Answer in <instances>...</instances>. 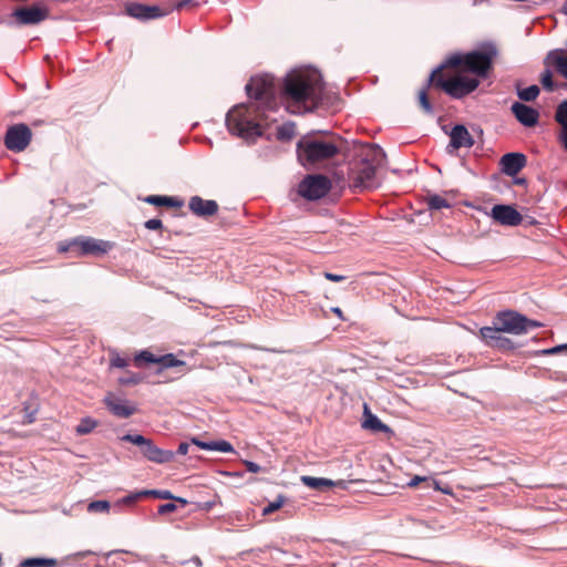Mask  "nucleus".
Wrapping results in <instances>:
<instances>
[{"instance_id": "45", "label": "nucleus", "mask_w": 567, "mask_h": 567, "mask_svg": "<svg viewBox=\"0 0 567 567\" xmlns=\"http://www.w3.org/2000/svg\"><path fill=\"white\" fill-rule=\"evenodd\" d=\"M245 466H246L247 471L250 473H258L261 470V467L257 463H254L250 461H246Z\"/></svg>"}, {"instance_id": "7", "label": "nucleus", "mask_w": 567, "mask_h": 567, "mask_svg": "<svg viewBox=\"0 0 567 567\" xmlns=\"http://www.w3.org/2000/svg\"><path fill=\"white\" fill-rule=\"evenodd\" d=\"M493 324L501 331L512 334H523L529 329L539 328L543 324L536 320L528 319L527 317L514 310L499 311L493 318Z\"/></svg>"}, {"instance_id": "16", "label": "nucleus", "mask_w": 567, "mask_h": 567, "mask_svg": "<svg viewBox=\"0 0 567 567\" xmlns=\"http://www.w3.org/2000/svg\"><path fill=\"white\" fill-rule=\"evenodd\" d=\"M491 217L502 226H518L522 220V214L511 205H495L491 210Z\"/></svg>"}, {"instance_id": "38", "label": "nucleus", "mask_w": 567, "mask_h": 567, "mask_svg": "<svg viewBox=\"0 0 567 567\" xmlns=\"http://www.w3.org/2000/svg\"><path fill=\"white\" fill-rule=\"evenodd\" d=\"M118 381L123 385L138 384L141 382V377L134 373H130V375L123 377Z\"/></svg>"}, {"instance_id": "19", "label": "nucleus", "mask_w": 567, "mask_h": 567, "mask_svg": "<svg viewBox=\"0 0 567 567\" xmlns=\"http://www.w3.org/2000/svg\"><path fill=\"white\" fill-rule=\"evenodd\" d=\"M188 208L194 215L207 218L214 216L218 212L219 206L215 200L193 196L188 202Z\"/></svg>"}, {"instance_id": "40", "label": "nucleus", "mask_w": 567, "mask_h": 567, "mask_svg": "<svg viewBox=\"0 0 567 567\" xmlns=\"http://www.w3.org/2000/svg\"><path fill=\"white\" fill-rule=\"evenodd\" d=\"M153 494L158 498L162 499H171L173 498L172 494L168 491H151V492H144L143 495Z\"/></svg>"}, {"instance_id": "5", "label": "nucleus", "mask_w": 567, "mask_h": 567, "mask_svg": "<svg viewBox=\"0 0 567 567\" xmlns=\"http://www.w3.org/2000/svg\"><path fill=\"white\" fill-rule=\"evenodd\" d=\"M498 55L495 44L487 43L480 50L465 54H454L447 59V66L471 72L477 78H486L493 68L494 60Z\"/></svg>"}, {"instance_id": "44", "label": "nucleus", "mask_w": 567, "mask_h": 567, "mask_svg": "<svg viewBox=\"0 0 567 567\" xmlns=\"http://www.w3.org/2000/svg\"><path fill=\"white\" fill-rule=\"evenodd\" d=\"M324 278L330 281H333V282H340L346 279L344 276L336 275V274H331V272H324Z\"/></svg>"}, {"instance_id": "53", "label": "nucleus", "mask_w": 567, "mask_h": 567, "mask_svg": "<svg viewBox=\"0 0 567 567\" xmlns=\"http://www.w3.org/2000/svg\"><path fill=\"white\" fill-rule=\"evenodd\" d=\"M561 11L567 16V0H565Z\"/></svg>"}, {"instance_id": "34", "label": "nucleus", "mask_w": 567, "mask_h": 567, "mask_svg": "<svg viewBox=\"0 0 567 567\" xmlns=\"http://www.w3.org/2000/svg\"><path fill=\"white\" fill-rule=\"evenodd\" d=\"M540 83H542V85L544 86L545 90H547L549 92L554 91L555 85H554V82H553V74H551L550 70L546 69L540 74Z\"/></svg>"}, {"instance_id": "2", "label": "nucleus", "mask_w": 567, "mask_h": 567, "mask_svg": "<svg viewBox=\"0 0 567 567\" xmlns=\"http://www.w3.org/2000/svg\"><path fill=\"white\" fill-rule=\"evenodd\" d=\"M321 91L322 82L318 74L292 72L286 76L281 94L290 112L300 113L306 111V102H318Z\"/></svg>"}, {"instance_id": "21", "label": "nucleus", "mask_w": 567, "mask_h": 567, "mask_svg": "<svg viewBox=\"0 0 567 567\" xmlns=\"http://www.w3.org/2000/svg\"><path fill=\"white\" fill-rule=\"evenodd\" d=\"M474 145V138L470 134L468 130L462 125H455L450 133V146L454 150L461 147H472Z\"/></svg>"}, {"instance_id": "52", "label": "nucleus", "mask_w": 567, "mask_h": 567, "mask_svg": "<svg viewBox=\"0 0 567 567\" xmlns=\"http://www.w3.org/2000/svg\"><path fill=\"white\" fill-rule=\"evenodd\" d=\"M514 183L516 185H525L526 184V179L525 178H516Z\"/></svg>"}, {"instance_id": "15", "label": "nucleus", "mask_w": 567, "mask_h": 567, "mask_svg": "<svg viewBox=\"0 0 567 567\" xmlns=\"http://www.w3.org/2000/svg\"><path fill=\"white\" fill-rule=\"evenodd\" d=\"M32 132L25 124L10 126L4 136V145L13 152H22L30 144Z\"/></svg>"}, {"instance_id": "20", "label": "nucleus", "mask_w": 567, "mask_h": 567, "mask_svg": "<svg viewBox=\"0 0 567 567\" xmlns=\"http://www.w3.org/2000/svg\"><path fill=\"white\" fill-rule=\"evenodd\" d=\"M104 403L107 409L118 417H130L136 412L133 405L127 404L125 400L118 399L112 393L105 396Z\"/></svg>"}, {"instance_id": "1", "label": "nucleus", "mask_w": 567, "mask_h": 567, "mask_svg": "<svg viewBox=\"0 0 567 567\" xmlns=\"http://www.w3.org/2000/svg\"><path fill=\"white\" fill-rule=\"evenodd\" d=\"M250 99L247 104H238L226 115L228 131L246 141H255L262 135L266 112L277 109L276 87L270 75L252 76L246 84Z\"/></svg>"}, {"instance_id": "42", "label": "nucleus", "mask_w": 567, "mask_h": 567, "mask_svg": "<svg viewBox=\"0 0 567 567\" xmlns=\"http://www.w3.org/2000/svg\"><path fill=\"white\" fill-rule=\"evenodd\" d=\"M176 508L177 507L174 503H165V504L159 505L158 513L159 514H168V513L176 511Z\"/></svg>"}, {"instance_id": "31", "label": "nucleus", "mask_w": 567, "mask_h": 567, "mask_svg": "<svg viewBox=\"0 0 567 567\" xmlns=\"http://www.w3.org/2000/svg\"><path fill=\"white\" fill-rule=\"evenodd\" d=\"M419 104L424 113L430 114V115L433 114V106H432L429 95H427V87L423 89L419 92Z\"/></svg>"}, {"instance_id": "12", "label": "nucleus", "mask_w": 567, "mask_h": 567, "mask_svg": "<svg viewBox=\"0 0 567 567\" xmlns=\"http://www.w3.org/2000/svg\"><path fill=\"white\" fill-rule=\"evenodd\" d=\"M505 332L501 331L494 324L491 327H483L480 329V338L489 348L501 352H511L515 350L514 341L504 336Z\"/></svg>"}, {"instance_id": "17", "label": "nucleus", "mask_w": 567, "mask_h": 567, "mask_svg": "<svg viewBox=\"0 0 567 567\" xmlns=\"http://www.w3.org/2000/svg\"><path fill=\"white\" fill-rule=\"evenodd\" d=\"M527 164V157L523 153H506L499 159L501 171L507 176H516Z\"/></svg>"}, {"instance_id": "13", "label": "nucleus", "mask_w": 567, "mask_h": 567, "mask_svg": "<svg viewBox=\"0 0 567 567\" xmlns=\"http://www.w3.org/2000/svg\"><path fill=\"white\" fill-rule=\"evenodd\" d=\"M125 13L141 21H148L163 18L172 12V9L161 6H148L138 2H126L124 7Z\"/></svg>"}, {"instance_id": "8", "label": "nucleus", "mask_w": 567, "mask_h": 567, "mask_svg": "<svg viewBox=\"0 0 567 567\" xmlns=\"http://www.w3.org/2000/svg\"><path fill=\"white\" fill-rule=\"evenodd\" d=\"M114 244L107 240L96 239L92 237H78L68 245H60V251H71L75 256H94L100 257L107 254Z\"/></svg>"}, {"instance_id": "6", "label": "nucleus", "mask_w": 567, "mask_h": 567, "mask_svg": "<svg viewBox=\"0 0 567 567\" xmlns=\"http://www.w3.org/2000/svg\"><path fill=\"white\" fill-rule=\"evenodd\" d=\"M339 146L331 140L303 136L297 144V156L302 166H315L333 158Z\"/></svg>"}, {"instance_id": "26", "label": "nucleus", "mask_w": 567, "mask_h": 567, "mask_svg": "<svg viewBox=\"0 0 567 567\" xmlns=\"http://www.w3.org/2000/svg\"><path fill=\"white\" fill-rule=\"evenodd\" d=\"M55 558H27L20 563V567H58Z\"/></svg>"}, {"instance_id": "39", "label": "nucleus", "mask_w": 567, "mask_h": 567, "mask_svg": "<svg viewBox=\"0 0 567 567\" xmlns=\"http://www.w3.org/2000/svg\"><path fill=\"white\" fill-rule=\"evenodd\" d=\"M144 226L150 230H161L163 228L162 220L157 218L146 220Z\"/></svg>"}, {"instance_id": "32", "label": "nucleus", "mask_w": 567, "mask_h": 567, "mask_svg": "<svg viewBox=\"0 0 567 567\" xmlns=\"http://www.w3.org/2000/svg\"><path fill=\"white\" fill-rule=\"evenodd\" d=\"M555 121L561 126H567V100L563 101L556 109Z\"/></svg>"}, {"instance_id": "41", "label": "nucleus", "mask_w": 567, "mask_h": 567, "mask_svg": "<svg viewBox=\"0 0 567 567\" xmlns=\"http://www.w3.org/2000/svg\"><path fill=\"white\" fill-rule=\"evenodd\" d=\"M563 350H567V343L566 344L556 346V347L550 348V349H545V350L542 351V353L545 354V355H550V354H557V353L561 352Z\"/></svg>"}, {"instance_id": "49", "label": "nucleus", "mask_w": 567, "mask_h": 567, "mask_svg": "<svg viewBox=\"0 0 567 567\" xmlns=\"http://www.w3.org/2000/svg\"><path fill=\"white\" fill-rule=\"evenodd\" d=\"M427 478L426 477H421V476H414L410 483H409V486L411 487H415L417 486L421 482H425Z\"/></svg>"}, {"instance_id": "14", "label": "nucleus", "mask_w": 567, "mask_h": 567, "mask_svg": "<svg viewBox=\"0 0 567 567\" xmlns=\"http://www.w3.org/2000/svg\"><path fill=\"white\" fill-rule=\"evenodd\" d=\"M50 17V10L43 6L20 7L12 12L18 25H37Z\"/></svg>"}, {"instance_id": "27", "label": "nucleus", "mask_w": 567, "mask_h": 567, "mask_svg": "<svg viewBox=\"0 0 567 567\" xmlns=\"http://www.w3.org/2000/svg\"><path fill=\"white\" fill-rule=\"evenodd\" d=\"M425 204L430 210H440L442 208H450L451 204L446 198L440 195H427L425 197Z\"/></svg>"}, {"instance_id": "35", "label": "nucleus", "mask_w": 567, "mask_h": 567, "mask_svg": "<svg viewBox=\"0 0 567 567\" xmlns=\"http://www.w3.org/2000/svg\"><path fill=\"white\" fill-rule=\"evenodd\" d=\"M210 451H218L223 453H230L234 452L233 445L227 441H213L212 442V450Z\"/></svg>"}, {"instance_id": "51", "label": "nucleus", "mask_w": 567, "mask_h": 567, "mask_svg": "<svg viewBox=\"0 0 567 567\" xmlns=\"http://www.w3.org/2000/svg\"><path fill=\"white\" fill-rule=\"evenodd\" d=\"M332 312L336 313L339 318H341V319L343 318L342 310L340 308H338V307L332 308Z\"/></svg>"}, {"instance_id": "11", "label": "nucleus", "mask_w": 567, "mask_h": 567, "mask_svg": "<svg viewBox=\"0 0 567 567\" xmlns=\"http://www.w3.org/2000/svg\"><path fill=\"white\" fill-rule=\"evenodd\" d=\"M145 363H156L158 364V369L156 373H162L165 369L175 368V367H185L186 362L177 359L173 353H167L164 355L156 357L148 350H143L134 357V364L136 367H142Z\"/></svg>"}, {"instance_id": "43", "label": "nucleus", "mask_w": 567, "mask_h": 567, "mask_svg": "<svg viewBox=\"0 0 567 567\" xmlns=\"http://www.w3.org/2000/svg\"><path fill=\"white\" fill-rule=\"evenodd\" d=\"M190 442L203 450H212V442H203L197 437H192Z\"/></svg>"}, {"instance_id": "3", "label": "nucleus", "mask_w": 567, "mask_h": 567, "mask_svg": "<svg viewBox=\"0 0 567 567\" xmlns=\"http://www.w3.org/2000/svg\"><path fill=\"white\" fill-rule=\"evenodd\" d=\"M385 154L378 145H364L358 154L351 167V186L355 190H363L377 186L375 173L383 164Z\"/></svg>"}, {"instance_id": "28", "label": "nucleus", "mask_w": 567, "mask_h": 567, "mask_svg": "<svg viewBox=\"0 0 567 567\" xmlns=\"http://www.w3.org/2000/svg\"><path fill=\"white\" fill-rule=\"evenodd\" d=\"M539 87L537 85H530L526 89H517V95L518 97L522 100V101H525V102H532V101H535L537 99V96L539 95Z\"/></svg>"}, {"instance_id": "50", "label": "nucleus", "mask_w": 567, "mask_h": 567, "mask_svg": "<svg viewBox=\"0 0 567 567\" xmlns=\"http://www.w3.org/2000/svg\"><path fill=\"white\" fill-rule=\"evenodd\" d=\"M188 563H193L194 565H196L198 567L202 566V560L197 556L193 557Z\"/></svg>"}, {"instance_id": "37", "label": "nucleus", "mask_w": 567, "mask_h": 567, "mask_svg": "<svg viewBox=\"0 0 567 567\" xmlns=\"http://www.w3.org/2000/svg\"><path fill=\"white\" fill-rule=\"evenodd\" d=\"M111 367L114 368H126L128 365V360L125 358H122L117 353H113L110 358Z\"/></svg>"}, {"instance_id": "47", "label": "nucleus", "mask_w": 567, "mask_h": 567, "mask_svg": "<svg viewBox=\"0 0 567 567\" xmlns=\"http://www.w3.org/2000/svg\"><path fill=\"white\" fill-rule=\"evenodd\" d=\"M190 3H192V0H182V1H178L174 7H168V8L172 9V11L174 9L182 10L183 8L189 6Z\"/></svg>"}, {"instance_id": "18", "label": "nucleus", "mask_w": 567, "mask_h": 567, "mask_svg": "<svg viewBox=\"0 0 567 567\" xmlns=\"http://www.w3.org/2000/svg\"><path fill=\"white\" fill-rule=\"evenodd\" d=\"M511 111L516 120L526 127H534L539 121V112L524 103H513Z\"/></svg>"}, {"instance_id": "36", "label": "nucleus", "mask_w": 567, "mask_h": 567, "mask_svg": "<svg viewBox=\"0 0 567 567\" xmlns=\"http://www.w3.org/2000/svg\"><path fill=\"white\" fill-rule=\"evenodd\" d=\"M110 504L106 501H94L89 504L90 512H109Z\"/></svg>"}, {"instance_id": "4", "label": "nucleus", "mask_w": 567, "mask_h": 567, "mask_svg": "<svg viewBox=\"0 0 567 567\" xmlns=\"http://www.w3.org/2000/svg\"><path fill=\"white\" fill-rule=\"evenodd\" d=\"M478 85L480 79L465 75L461 69L447 66V61L431 73L427 83V87H437L457 100L471 94Z\"/></svg>"}, {"instance_id": "25", "label": "nucleus", "mask_w": 567, "mask_h": 567, "mask_svg": "<svg viewBox=\"0 0 567 567\" xmlns=\"http://www.w3.org/2000/svg\"><path fill=\"white\" fill-rule=\"evenodd\" d=\"M300 480L303 485L316 491H326L337 485L336 482L323 477L303 475Z\"/></svg>"}, {"instance_id": "22", "label": "nucleus", "mask_w": 567, "mask_h": 567, "mask_svg": "<svg viewBox=\"0 0 567 567\" xmlns=\"http://www.w3.org/2000/svg\"><path fill=\"white\" fill-rule=\"evenodd\" d=\"M545 65H551L564 78L567 79V56L561 49L551 50L547 53Z\"/></svg>"}, {"instance_id": "48", "label": "nucleus", "mask_w": 567, "mask_h": 567, "mask_svg": "<svg viewBox=\"0 0 567 567\" xmlns=\"http://www.w3.org/2000/svg\"><path fill=\"white\" fill-rule=\"evenodd\" d=\"M188 449H189V444L186 443V442H182L179 445H178V449H177V454L179 455H186L188 453Z\"/></svg>"}, {"instance_id": "9", "label": "nucleus", "mask_w": 567, "mask_h": 567, "mask_svg": "<svg viewBox=\"0 0 567 567\" xmlns=\"http://www.w3.org/2000/svg\"><path fill=\"white\" fill-rule=\"evenodd\" d=\"M122 441L130 442L141 447L142 454L151 462L164 464L173 462L175 453L168 450H162L154 443L141 434H125Z\"/></svg>"}, {"instance_id": "29", "label": "nucleus", "mask_w": 567, "mask_h": 567, "mask_svg": "<svg viewBox=\"0 0 567 567\" xmlns=\"http://www.w3.org/2000/svg\"><path fill=\"white\" fill-rule=\"evenodd\" d=\"M97 426V422L91 417H84L75 427V432L79 435H85L91 433Z\"/></svg>"}, {"instance_id": "33", "label": "nucleus", "mask_w": 567, "mask_h": 567, "mask_svg": "<svg viewBox=\"0 0 567 567\" xmlns=\"http://www.w3.org/2000/svg\"><path fill=\"white\" fill-rule=\"evenodd\" d=\"M284 504H285V497L278 496V498L275 502H271L266 507H264L262 515L267 516V515L275 513L276 511H279L284 506Z\"/></svg>"}, {"instance_id": "30", "label": "nucleus", "mask_w": 567, "mask_h": 567, "mask_svg": "<svg viewBox=\"0 0 567 567\" xmlns=\"http://www.w3.org/2000/svg\"><path fill=\"white\" fill-rule=\"evenodd\" d=\"M296 134L295 124H284L277 128V138L280 141H290Z\"/></svg>"}, {"instance_id": "24", "label": "nucleus", "mask_w": 567, "mask_h": 567, "mask_svg": "<svg viewBox=\"0 0 567 567\" xmlns=\"http://www.w3.org/2000/svg\"><path fill=\"white\" fill-rule=\"evenodd\" d=\"M143 202L158 207L172 208H179L183 205V203L177 198L163 195H148L143 198Z\"/></svg>"}, {"instance_id": "23", "label": "nucleus", "mask_w": 567, "mask_h": 567, "mask_svg": "<svg viewBox=\"0 0 567 567\" xmlns=\"http://www.w3.org/2000/svg\"><path fill=\"white\" fill-rule=\"evenodd\" d=\"M362 427L373 432L388 433L391 431L386 424L382 423L378 416L369 411L367 405L364 406V421L362 422Z\"/></svg>"}, {"instance_id": "46", "label": "nucleus", "mask_w": 567, "mask_h": 567, "mask_svg": "<svg viewBox=\"0 0 567 567\" xmlns=\"http://www.w3.org/2000/svg\"><path fill=\"white\" fill-rule=\"evenodd\" d=\"M559 141H560L563 147L565 148V151L567 152V126L561 127Z\"/></svg>"}, {"instance_id": "10", "label": "nucleus", "mask_w": 567, "mask_h": 567, "mask_svg": "<svg viewBox=\"0 0 567 567\" xmlns=\"http://www.w3.org/2000/svg\"><path fill=\"white\" fill-rule=\"evenodd\" d=\"M331 189V181L324 175H308L299 184V194L309 200L324 197Z\"/></svg>"}]
</instances>
